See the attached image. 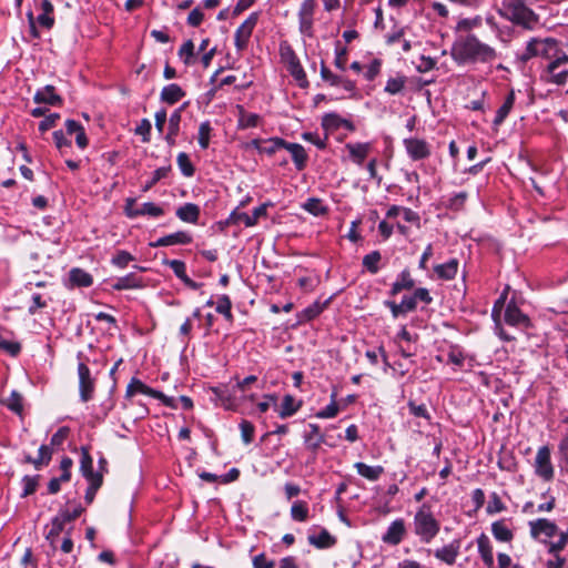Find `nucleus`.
I'll list each match as a JSON object with an SVG mask.
<instances>
[{"instance_id":"f257e3e1","label":"nucleus","mask_w":568,"mask_h":568,"mask_svg":"<svg viewBox=\"0 0 568 568\" xmlns=\"http://www.w3.org/2000/svg\"><path fill=\"white\" fill-rule=\"evenodd\" d=\"M450 57L458 65L490 63L497 59V51L475 34L468 33L454 41Z\"/></svg>"},{"instance_id":"f03ea898","label":"nucleus","mask_w":568,"mask_h":568,"mask_svg":"<svg viewBox=\"0 0 568 568\" xmlns=\"http://www.w3.org/2000/svg\"><path fill=\"white\" fill-rule=\"evenodd\" d=\"M440 530V523L435 517L432 506L423 504L413 518V531L423 544H429Z\"/></svg>"},{"instance_id":"7ed1b4c3","label":"nucleus","mask_w":568,"mask_h":568,"mask_svg":"<svg viewBox=\"0 0 568 568\" xmlns=\"http://www.w3.org/2000/svg\"><path fill=\"white\" fill-rule=\"evenodd\" d=\"M565 50L560 45L559 41L554 38H532L530 39L524 52L519 59L523 62H527L531 58L540 57L547 62H551L557 55L562 53Z\"/></svg>"},{"instance_id":"20e7f679","label":"nucleus","mask_w":568,"mask_h":568,"mask_svg":"<svg viewBox=\"0 0 568 568\" xmlns=\"http://www.w3.org/2000/svg\"><path fill=\"white\" fill-rule=\"evenodd\" d=\"M541 79L557 85H565L568 82V53L566 51L542 67Z\"/></svg>"},{"instance_id":"39448f33","label":"nucleus","mask_w":568,"mask_h":568,"mask_svg":"<svg viewBox=\"0 0 568 568\" xmlns=\"http://www.w3.org/2000/svg\"><path fill=\"white\" fill-rule=\"evenodd\" d=\"M504 8L509 20L526 28L537 22V17L524 0H504Z\"/></svg>"},{"instance_id":"423d86ee","label":"nucleus","mask_w":568,"mask_h":568,"mask_svg":"<svg viewBox=\"0 0 568 568\" xmlns=\"http://www.w3.org/2000/svg\"><path fill=\"white\" fill-rule=\"evenodd\" d=\"M280 55L283 63L286 65L290 74L297 81L301 88L308 87L306 73L292 47L283 42L280 45Z\"/></svg>"},{"instance_id":"0eeeda50","label":"nucleus","mask_w":568,"mask_h":568,"mask_svg":"<svg viewBox=\"0 0 568 568\" xmlns=\"http://www.w3.org/2000/svg\"><path fill=\"white\" fill-rule=\"evenodd\" d=\"M535 474L545 481H551L555 476V468L551 463L550 448L545 445L538 448L535 463Z\"/></svg>"},{"instance_id":"6e6552de","label":"nucleus","mask_w":568,"mask_h":568,"mask_svg":"<svg viewBox=\"0 0 568 568\" xmlns=\"http://www.w3.org/2000/svg\"><path fill=\"white\" fill-rule=\"evenodd\" d=\"M78 377L80 400L88 403L94 396L95 378L92 376L89 366L83 362L78 363Z\"/></svg>"},{"instance_id":"1a4fd4ad","label":"nucleus","mask_w":568,"mask_h":568,"mask_svg":"<svg viewBox=\"0 0 568 568\" xmlns=\"http://www.w3.org/2000/svg\"><path fill=\"white\" fill-rule=\"evenodd\" d=\"M403 144L406 153L413 161L425 160L430 155V145L423 139H404Z\"/></svg>"},{"instance_id":"9d476101","label":"nucleus","mask_w":568,"mask_h":568,"mask_svg":"<svg viewBox=\"0 0 568 568\" xmlns=\"http://www.w3.org/2000/svg\"><path fill=\"white\" fill-rule=\"evenodd\" d=\"M257 22V14L252 13L235 31L234 42L237 51H243L248 43L253 29Z\"/></svg>"},{"instance_id":"9b49d317","label":"nucleus","mask_w":568,"mask_h":568,"mask_svg":"<svg viewBox=\"0 0 568 568\" xmlns=\"http://www.w3.org/2000/svg\"><path fill=\"white\" fill-rule=\"evenodd\" d=\"M134 204H135L134 199L129 197L125 200L124 212H125L126 216L130 219H134V217H138L141 215H150L153 217H159L164 214V210L153 202L143 203L142 206L140 207V210L131 211V206Z\"/></svg>"},{"instance_id":"f8f14e48","label":"nucleus","mask_w":568,"mask_h":568,"mask_svg":"<svg viewBox=\"0 0 568 568\" xmlns=\"http://www.w3.org/2000/svg\"><path fill=\"white\" fill-rule=\"evenodd\" d=\"M267 205L262 204L253 210L252 214L233 211L229 217L231 223H243L246 227L254 226L262 216H266Z\"/></svg>"},{"instance_id":"ddd939ff","label":"nucleus","mask_w":568,"mask_h":568,"mask_svg":"<svg viewBox=\"0 0 568 568\" xmlns=\"http://www.w3.org/2000/svg\"><path fill=\"white\" fill-rule=\"evenodd\" d=\"M406 535V526L405 521L402 518H398L390 523L387 527V530L382 536V540L392 546H397L402 542Z\"/></svg>"},{"instance_id":"4468645a","label":"nucleus","mask_w":568,"mask_h":568,"mask_svg":"<svg viewBox=\"0 0 568 568\" xmlns=\"http://www.w3.org/2000/svg\"><path fill=\"white\" fill-rule=\"evenodd\" d=\"M529 528L530 536L535 539H538L542 535L547 538H552L558 531L557 525L546 518L529 521Z\"/></svg>"},{"instance_id":"2eb2a0df","label":"nucleus","mask_w":568,"mask_h":568,"mask_svg":"<svg viewBox=\"0 0 568 568\" xmlns=\"http://www.w3.org/2000/svg\"><path fill=\"white\" fill-rule=\"evenodd\" d=\"M505 322L510 326L528 327L530 325L529 317L524 314L514 301H510L505 310Z\"/></svg>"},{"instance_id":"dca6fc26","label":"nucleus","mask_w":568,"mask_h":568,"mask_svg":"<svg viewBox=\"0 0 568 568\" xmlns=\"http://www.w3.org/2000/svg\"><path fill=\"white\" fill-rule=\"evenodd\" d=\"M80 473L88 480V483L95 481L98 478L103 479L101 471L93 470V459L89 453V448L81 447Z\"/></svg>"},{"instance_id":"f3484780","label":"nucleus","mask_w":568,"mask_h":568,"mask_svg":"<svg viewBox=\"0 0 568 568\" xmlns=\"http://www.w3.org/2000/svg\"><path fill=\"white\" fill-rule=\"evenodd\" d=\"M460 550V540L454 539L448 545L443 546L442 548H438L434 551L435 558L438 560L447 564V565H454L456 561V558L459 555Z\"/></svg>"},{"instance_id":"a211bd4d","label":"nucleus","mask_w":568,"mask_h":568,"mask_svg":"<svg viewBox=\"0 0 568 568\" xmlns=\"http://www.w3.org/2000/svg\"><path fill=\"white\" fill-rule=\"evenodd\" d=\"M192 242V236L185 231H178L175 233L160 237L158 241L150 243L152 247L170 246V245H185Z\"/></svg>"},{"instance_id":"6ab92c4d","label":"nucleus","mask_w":568,"mask_h":568,"mask_svg":"<svg viewBox=\"0 0 568 568\" xmlns=\"http://www.w3.org/2000/svg\"><path fill=\"white\" fill-rule=\"evenodd\" d=\"M345 149L348 151L349 159L355 164L362 165L372 150V144L369 142L347 143Z\"/></svg>"},{"instance_id":"aec40b11","label":"nucleus","mask_w":568,"mask_h":568,"mask_svg":"<svg viewBox=\"0 0 568 568\" xmlns=\"http://www.w3.org/2000/svg\"><path fill=\"white\" fill-rule=\"evenodd\" d=\"M33 101L38 104L60 105L62 98L55 93L53 85L48 84L34 93Z\"/></svg>"},{"instance_id":"412c9836","label":"nucleus","mask_w":568,"mask_h":568,"mask_svg":"<svg viewBox=\"0 0 568 568\" xmlns=\"http://www.w3.org/2000/svg\"><path fill=\"white\" fill-rule=\"evenodd\" d=\"M478 552L488 568L494 567L493 546L487 535L480 534L477 538Z\"/></svg>"},{"instance_id":"4be33fe9","label":"nucleus","mask_w":568,"mask_h":568,"mask_svg":"<svg viewBox=\"0 0 568 568\" xmlns=\"http://www.w3.org/2000/svg\"><path fill=\"white\" fill-rule=\"evenodd\" d=\"M69 282L71 287H89L93 284V277L87 271L73 267L69 272Z\"/></svg>"},{"instance_id":"5701e85b","label":"nucleus","mask_w":568,"mask_h":568,"mask_svg":"<svg viewBox=\"0 0 568 568\" xmlns=\"http://www.w3.org/2000/svg\"><path fill=\"white\" fill-rule=\"evenodd\" d=\"M284 149L291 153L295 168L298 171H302L306 166L308 159L304 146L298 143H290L285 141Z\"/></svg>"},{"instance_id":"b1692460","label":"nucleus","mask_w":568,"mask_h":568,"mask_svg":"<svg viewBox=\"0 0 568 568\" xmlns=\"http://www.w3.org/2000/svg\"><path fill=\"white\" fill-rule=\"evenodd\" d=\"M185 97V91L176 83L165 85L160 93V100L168 104H175Z\"/></svg>"},{"instance_id":"393cba45","label":"nucleus","mask_w":568,"mask_h":568,"mask_svg":"<svg viewBox=\"0 0 568 568\" xmlns=\"http://www.w3.org/2000/svg\"><path fill=\"white\" fill-rule=\"evenodd\" d=\"M310 432L304 434V443L312 452H316L325 443V436L317 424H310Z\"/></svg>"},{"instance_id":"a878e982","label":"nucleus","mask_w":568,"mask_h":568,"mask_svg":"<svg viewBox=\"0 0 568 568\" xmlns=\"http://www.w3.org/2000/svg\"><path fill=\"white\" fill-rule=\"evenodd\" d=\"M143 394L148 396H159L158 390L149 387L142 381L136 377L131 378L130 383L126 386L125 397L131 398L135 394Z\"/></svg>"},{"instance_id":"bb28decb","label":"nucleus","mask_w":568,"mask_h":568,"mask_svg":"<svg viewBox=\"0 0 568 568\" xmlns=\"http://www.w3.org/2000/svg\"><path fill=\"white\" fill-rule=\"evenodd\" d=\"M200 207L194 203H185L176 210V216L186 223L195 224L200 217Z\"/></svg>"},{"instance_id":"cd10ccee","label":"nucleus","mask_w":568,"mask_h":568,"mask_svg":"<svg viewBox=\"0 0 568 568\" xmlns=\"http://www.w3.org/2000/svg\"><path fill=\"white\" fill-rule=\"evenodd\" d=\"M414 286L415 281L413 280L410 272L408 270H404L399 273L397 280L393 283L389 293L390 295L395 296L403 290H412Z\"/></svg>"},{"instance_id":"c85d7f7f","label":"nucleus","mask_w":568,"mask_h":568,"mask_svg":"<svg viewBox=\"0 0 568 568\" xmlns=\"http://www.w3.org/2000/svg\"><path fill=\"white\" fill-rule=\"evenodd\" d=\"M354 467L356 468L358 475L372 481L377 480L384 474V467L379 465L369 466L365 463L357 462L355 463Z\"/></svg>"},{"instance_id":"c756f323","label":"nucleus","mask_w":568,"mask_h":568,"mask_svg":"<svg viewBox=\"0 0 568 568\" xmlns=\"http://www.w3.org/2000/svg\"><path fill=\"white\" fill-rule=\"evenodd\" d=\"M308 542L318 549H326L333 547L336 544V538L332 536L326 529H322L318 535H310Z\"/></svg>"},{"instance_id":"7c9ffc66","label":"nucleus","mask_w":568,"mask_h":568,"mask_svg":"<svg viewBox=\"0 0 568 568\" xmlns=\"http://www.w3.org/2000/svg\"><path fill=\"white\" fill-rule=\"evenodd\" d=\"M302 406V402H297L294 396L286 394L283 397L281 408L278 410V416L281 418H287L293 416Z\"/></svg>"},{"instance_id":"2f4dec72","label":"nucleus","mask_w":568,"mask_h":568,"mask_svg":"<svg viewBox=\"0 0 568 568\" xmlns=\"http://www.w3.org/2000/svg\"><path fill=\"white\" fill-rule=\"evenodd\" d=\"M142 285V280L134 273L126 274L125 276L119 277L112 284V288L115 291L136 288Z\"/></svg>"},{"instance_id":"473e14b6","label":"nucleus","mask_w":568,"mask_h":568,"mask_svg":"<svg viewBox=\"0 0 568 568\" xmlns=\"http://www.w3.org/2000/svg\"><path fill=\"white\" fill-rule=\"evenodd\" d=\"M239 110L237 128L241 130L255 128L258 124L260 115L256 113H250L244 110L242 105L236 106Z\"/></svg>"},{"instance_id":"72a5a7b5","label":"nucleus","mask_w":568,"mask_h":568,"mask_svg":"<svg viewBox=\"0 0 568 568\" xmlns=\"http://www.w3.org/2000/svg\"><path fill=\"white\" fill-rule=\"evenodd\" d=\"M514 103H515V92H514V90H510V92L506 97L503 105L496 112V116L493 122L495 126H499L505 121V119L508 116L509 112L511 111Z\"/></svg>"},{"instance_id":"f704fd0d","label":"nucleus","mask_w":568,"mask_h":568,"mask_svg":"<svg viewBox=\"0 0 568 568\" xmlns=\"http://www.w3.org/2000/svg\"><path fill=\"white\" fill-rule=\"evenodd\" d=\"M214 400L225 409H234L236 402L234 395L226 388H213Z\"/></svg>"},{"instance_id":"c9c22d12","label":"nucleus","mask_w":568,"mask_h":568,"mask_svg":"<svg viewBox=\"0 0 568 568\" xmlns=\"http://www.w3.org/2000/svg\"><path fill=\"white\" fill-rule=\"evenodd\" d=\"M491 534L498 541L503 542H509L514 538V534L508 528L505 520L494 521L491 524Z\"/></svg>"},{"instance_id":"e433bc0d","label":"nucleus","mask_w":568,"mask_h":568,"mask_svg":"<svg viewBox=\"0 0 568 568\" xmlns=\"http://www.w3.org/2000/svg\"><path fill=\"white\" fill-rule=\"evenodd\" d=\"M434 271L439 278L453 280L458 271V261L456 258H452L447 263L436 265Z\"/></svg>"},{"instance_id":"4c0bfd02","label":"nucleus","mask_w":568,"mask_h":568,"mask_svg":"<svg viewBox=\"0 0 568 568\" xmlns=\"http://www.w3.org/2000/svg\"><path fill=\"white\" fill-rule=\"evenodd\" d=\"M65 524L67 523H64L59 515H57L51 521V528L45 535V539L50 542L53 549L57 548L58 537L64 530Z\"/></svg>"},{"instance_id":"58836bf2","label":"nucleus","mask_w":568,"mask_h":568,"mask_svg":"<svg viewBox=\"0 0 568 568\" xmlns=\"http://www.w3.org/2000/svg\"><path fill=\"white\" fill-rule=\"evenodd\" d=\"M291 517L295 521H305L308 518V506L306 501L296 500L291 507Z\"/></svg>"},{"instance_id":"ea45409f","label":"nucleus","mask_w":568,"mask_h":568,"mask_svg":"<svg viewBox=\"0 0 568 568\" xmlns=\"http://www.w3.org/2000/svg\"><path fill=\"white\" fill-rule=\"evenodd\" d=\"M303 209L315 216H321L327 213V207L323 204L322 200L316 197L308 199L303 204Z\"/></svg>"},{"instance_id":"a19ab883","label":"nucleus","mask_w":568,"mask_h":568,"mask_svg":"<svg viewBox=\"0 0 568 568\" xmlns=\"http://www.w3.org/2000/svg\"><path fill=\"white\" fill-rule=\"evenodd\" d=\"M382 260V255L378 251H373L363 257V266L371 273L376 274L379 271L378 263Z\"/></svg>"},{"instance_id":"79ce46f5","label":"nucleus","mask_w":568,"mask_h":568,"mask_svg":"<svg viewBox=\"0 0 568 568\" xmlns=\"http://www.w3.org/2000/svg\"><path fill=\"white\" fill-rule=\"evenodd\" d=\"M285 140L281 138H271L263 140L262 146H261V153H265L268 155L274 154L277 150L284 149Z\"/></svg>"},{"instance_id":"37998d69","label":"nucleus","mask_w":568,"mask_h":568,"mask_svg":"<svg viewBox=\"0 0 568 568\" xmlns=\"http://www.w3.org/2000/svg\"><path fill=\"white\" fill-rule=\"evenodd\" d=\"M6 406L16 414H21L23 410V397L17 392L12 390L9 398L6 400Z\"/></svg>"},{"instance_id":"c03bdc74","label":"nucleus","mask_w":568,"mask_h":568,"mask_svg":"<svg viewBox=\"0 0 568 568\" xmlns=\"http://www.w3.org/2000/svg\"><path fill=\"white\" fill-rule=\"evenodd\" d=\"M194 49L195 47L192 40L185 41L179 49L178 54L184 64L190 65L193 63Z\"/></svg>"},{"instance_id":"a18cd8bd","label":"nucleus","mask_w":568,"mask_h":568,"mask_svg":"<svg viewBox=\"0 0 568 568\" xmlns=\"http://www.w3.org/2000/svg\"><path fill=\"white\" fill-rule=\"evenodd\" d=\"M176 162H178L179 169L181 170V172L184 176L191 178L194 175L195 169L186 153H184V152L179 153Z\"/></svg>"},{"instance_id":"49530a36","label":"nucleus","mask_w":568,"mask_h":568,"mask_svg":"<svg viewBox=\"0 0 568 568\" xmlns=\"http://www.w3.org/2000/svg\"><path fill=\"white\" fill-rule=\"evenodd\" d=\"M170 171L171 165L161 166L156 169L153 172L151 180L143 185L142 191L148 192L149 190H151L160 180L166 178Z\"/></svg>"},{"instance_id":"de8ad7c7","label":"nucleus","mask_w":568,"mask_h":568,"mask_svg":"<svg viewBox=\"0 0 568 568\" xmlns=\"http://www.w3.org/2000/svg\"><path fill=\"white\" fill-rule=\"evenodd\" d=\"M211 132H212V126L209 121H204L200 124L197 141H199L201 149L205 150L209 148Z\"/></svg>"},{"instance_id":"09e8293b","label":"nucleus","mask_w":568,"mask_h":568,"mask_svg":"<svg viewBox=\"0 0 568 568\" xmlns=\"http://www.w3.org/2000/svg\"><path fill=\"white\" fill-rule=\"evenodd\" d=\"M338 405L336 403V393H332L331 403L316 413L317 418H334L338 414Z\"/></svg>"},{"instance_id":"8fccbe9b","label":"nucleus","mask_w":568,"mask_h":568,"mask_svg":"<svg viewBox=\"0 0 568 568\" xmlns=\"http://www.w3.org/2000/svg\"><path fill=\"white\" fill-rule=\"evenodd\" d=\"M232 303L227 295H221L217 300L216 312L222 314L227 321L233 320L232 315Z\"/></svg>"},{"instance_id":"3c124183","label":"nucleus","mask_w":568,"mask_h":568,"mask_svg":"<svg viewBox=\"0 0 568 568\" xmlns=\"http://www.w3.org/2000/svg\"><path fill=\"white\" fill-rule=\"evenodd\" d=\"M481 21H483V19L480 16H476L474 18L460 19L456 24V31L468 32L475 28L480 27Z\"/></svg>"},{"instance_id":"603ef678","label":"nucleus","mask_w":568,"mask_h":568,"mask_svg":"<svg viewBox=\"0 0 568 568\" xmlns=\"http://www.w3.org/2000/svg\"><path fill=\"white\" fill-rule=\"evenodd\" d=\"M568 545V532H560L558 540L548 542V554L557 556Z\"/></svg>"},{"instance_id":"864d4df0","label":"nucleus","mask_w":568,"mask_h":568,"mask_svg":"<svg viewBox=\"0 0 568 568\" xmlns=\"http://www.w3.org/2000/svg\"><path fill=\"white\" fill-rule=\"evenodd\" d=\"M241 438L244 444L248 445L253 442L255 427L254 425L246 419H242L240 423Z\"/></svg>"},{"instance_id":"5fc2aeb1","label":"nucleus","mask_w":568,"mask_h":568,"mask_svg":"<svg viewBox=\"0 0 568 568\" xmlns=\"http://www.w3.org/2000/svg\"><path fill=\"white\" fill-rule=\"evenodd\" d=\"M448 363L462 367L465 362V354L463 349L457 345H452L448 351Z\"/></svg>"},{"instance_id":"6e6d98bb","label":"nucleus","mask_w":568,"mask_h":568,"mask_svg":"<svg viewBox=\"0 0 568 568\" xmlns=\"http://www.w3.org/2000/svg\"><path fill=\"white\" fill-rule=\"evenodd\" d=\"M405 83H406L405 77L390 78L387 80L384 90H385V92H387L389 94H397L404 89Z\"/></svg>"},{"instance_id":"4d7b16f0","label":"nucleus","mask_w":568,"mask_h":568,"mask_svg":"<svg viewBox=\"0 0 568 568\" xmlns=\"http://www.w3.org/2000/svg\"><path fill=\"white\" fill-rule=\"evenodd\" d=\"M38 485H39V476L38 475L37 476L26 475L22 478L23 489H22L21 496L27 497L29 495H32L37 490Z\"/></svg>"},{"instance_id":"13d9d810","label":"nucleus","mask_w":568,"mask_h":568,"mask_svg":"<svg viewBox=\"0 0 568 568\" xmlns=\"http://www.w3.org/2000/svg\"><path fill=\"white\" fill-rule=\"evenodd\" d=\"M325 303L320 304L318 302H315L314 304L310 305L305 310H303L301 320L302 321H312L316 316H318L322 311L324 310Z\"/></svg>"},{"instance_id":"bf43d9fd","label":"nucleus","mask_w":568,"mask_h":568,"mask_svg":"<svg viewBox=\"0 0 568 568\" xmlns=\"http://www.w3.org/2000/svg\"><path fill=\"white\" fill-rule=\"evenodd\" d=\"M134 256L126 251H119L111 260V263L120 268H124L131 261H134Z\"/></svg>"},{"instance_id":"052dcab7","label":"nucleus","mask_w":568,"mask_h":568,"mask_svg":"<svg viewBox=\"0 0 568 568\" xmlns=\"http://www.w3.org/2000/svg\"><path fill=\"white\" fill-rule=\"evenodd\" d=\"M52 458V449L47 445H41L39 448V455L36 458L37 469H40L42 466L48 465Z\"/></svg>"},{"instance_id":"680f3d73","label":"nucleus","mask_w":568,"mask_h":568,"mask_svg":"<svg viewBox=\"0 0 568 568\" xmlns=\"http://www.w3.org/2000/svg\"><path fill=\"white\" fill-rule=\"evenodd\" d=\"M508 291H509V287L507 286L504 290V292L501 293V295L499 296V298L495 302L493 310H491V316L494 320L499 318L501 311L505 306L506 300H507Z\"/></svg>"},{"instance_id":"e2e57ef3","label":"nucleus","mask_w":568,"mask_h":568,"mask_svg":"<svg viewBox=\"0 0 568 568\" xmlns=\"http://www.w3.org/2000/svg\"><path fill=\"white\" fill-rule=\"evenodd\" d=\"M298 22H300V31L302 34L308 37V38H312L314 32H313V22H314V19L313 17H298Z\"/></svg>"},{"instance_id":"0e129e2a","label":"nucleus","mask_w":568,"mask_h":568,"mask_svg":"<svg viewBox=\"0 0 568 568\" xmlns=\"http://www.w3.org/2000/svg\"><path fill=\"white\" fill-rule=\"evenodd\" d=\"M53 141L57 149L61 152V154H64V148L71 146V141L65 138L63 131L61 130L53 132Z\"/></svg>"},{"instance_id":"69168bd1","label":"nucleus","mask_w":568,"mask_h":568,"mask_svg":"<svg viewBox=\"0 0 568 568\" xmlns=\"http://www.w3.org/2000/svg\"><path fill=\"white\" fill-rule=\"evenodd\" d=\"M183 106L176 109L169 118V129L172 133L180 132Z\"/></svg>"},{"instance_id":"338daca9","label":"nucleus","mask_w":568,"mask_h":568,"mask_svg":"<svg viewBox=\"0 0 568 568\" xmlns=\"http://www.w3.org/2000/svg\"><path fill=\"white\" fill-rule=\"evenodd\" d=\"M382 61L379 59H374L367 67L365 72V78L368 81H373L381 72Z\"/></svg>"},{"instance_id":"774afa93","label":"nucleus","mask_w":568,"mask_h":568,"mask_svg":"<svg viewBox=\"0 0 568 568\" xmlns=\"http://www.w3.org/2000/svg\"><path fill=\"white\" fill-rule=\"evenodd\" d=\"M275 562L268 560L264 554L256 555L253 558V568H274Z\"/></svg>"}]
</instances>
